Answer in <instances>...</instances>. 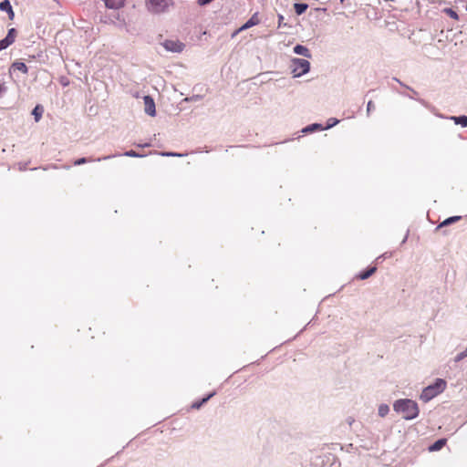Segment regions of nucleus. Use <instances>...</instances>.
Returning <instances> with one entry per match:
<instances>
[{
  "label": "nucleus",
  "instance_id": "1",
  "mask_svg": "<svg viewBox=\"0 0 467 467\" xmlns=\"http://www.w3.org/2000/svg\"><path fill=\"white\" fill-rule=\"evenodd\" d=\"M393 410L401 414L406 420H411L419 416L420 410L416 401L410 399H400L394 401Z\"/></svg>",
  "mask_w": 467,
  "mask_h": 467
},
{
  "label": "nucleus",
  "instance_id": "2",
  "mask_svg": "<svg viewBox=\"0 0 467 467\" xmlns=\"http://www.w3.org/2000/svg\"><path fill=\"white\" fill-rule=\"evenodd\" d=\"M446 387V381L441 379H437L433 384H431L423 389L420 399L428 402L433 398H435L438 394L441 393Z\"/></svg>",
  "mask_w": 467,
  "mask_h": 467
},
{
  "label": "nucleus",
  "instance_id": "3",
  "mask_svg": "<svg viewBox=\"0 0 467 467\" xmlns=\"http://www.w3.org/2000/svg\"><path fill=\"white\" fill-rule=\"evenodd\" d=\"M290 69L294 78H300L310 70V63L307 59L294 57L290 61Z\"/></svg>",
  "mask_w": 467,
  "mask_h": 467
},
{
  "label": "nucleus",
  "instance_id": "4",
  "mask_svg": "<svg viewBox=\"0 0 467 467\" xmlns=\"http://www.w3.org/2000/svg\"><path fill=\"white\" fill-rule=\"evenodd\" d=\"M146 7L152 14H161L173 5L172 0H145Z\"/></svg>",
  "mask_w": 467,
  "mask_h": 467
},
{
  "label": "nucleus",
  "instance_id": "5",
  "mask_svg": "<svg viewBox=\"0 0 467 467\" xmlns=\"http://www.w3.org/2000/svg\"><path fill=\"white\" fill-rule=\"evenodd\" d=\"M161 45L167 51L173 53H181L185 47L182 42L175 39L164 40Z\"/></svg>",
  "mask_w": 467,
  "mask_h": 467
},
{
  "label": "nucleus",
  "instance_id": "6",
  "mask_svg": "<svg viewBox=\"0 0 467 467\" xmlns=\"http://www.w3.org/2000/svg\"><path fill=\"white\" fill-rule=\"evenodd\" d=\"M143 101L145 113L150 117H154L156 115V108L153 99L150 96H144Z\"/></svg>",
  "mask_w": 467,
  "mask_h": 467
},
{
  "label": "nucleus",
  "instance_id": "7",
  "mask_svg": "<svg viewBox=\"0 0 467 467\" xmlns=\"http://www.w3.org/2000/svg\"><path fill=\"white\" fill-rule=\"evenodd\" d=\"M293 50L295 54L303 56L304 57L311 58L312 57L310 50L303 45L295 46Z\"/></svg>",
  "mask_w": 467,
  "mask_h": 467
},
{
  "label": "nucleus",
  "instance_id": "8",
  "mask_svg": "<svg viewBox=\"0 0 467 467\" xmlns=\"http://www.w3.org/2000/svg\"><path fill=\"white\" fill-rule=\"evenodd\" d=\"M107 7L111 9H119L122 7L126 0H103Z\"/></svg>",
  "mask_w": 467,
  "mask_h": 467
},
{
  "label": "nucleus",
  "instance_id": "9",
  "mask_svg": "<svg viewBox=\"0 0 467 467\" xmlns=\"http://www.w3.org/2000/svg\"><path fill=\"white\" fill-rule=\"evenodd\" d=\"M113 156L111 155H109V156H104L102 158H98L96 161H104V160H109L110 158H112ZM95 160L93 159H87V158H80V159H78L74 161V165L76 166H78V165H82V164H85L87 162H90V161H94Z\"/></svg>",
  "mask_w": 467,
  "mask_h": 467
},
{
  "label": "nucleus",
  "instance_id": "10",
  "mask_svg": "<svg viewBox=\"0 0 467 467\" xmlns=\"http://www.w3.org/2000/svg\"><path fill=\"white\" fill-rule=\"evenodd\" d=\"M215 395V391L211 392L206 397L202 399L200 401H195L192 404V408L195 410H199L204 403H206L211 398Z\"/></svg>",
  "mask_w": 467,
  "mask_h": 467
},
{
  "label": "nucleus",
  "instance_id": "11",
  "mask_svg": "<svg viewBox=\"0 0 467 467\" xmlns=\"http://www.w3.org/2000/svg\"><path fill=\"white\" fill-rule=\"evenodd\" d=\"M316 130H324V127L319 123H313L302 130V132L304 133H310L314 132Z\"/></svg>",
  "mask_w": 467,
  "mask_h": 467
},
{
  "label": "nucleus",
  "instance_id": "12",
  "mask_svg": "<svg viewBox=\"0 0 467 467\" xmlns=\"http://www.w3.org/2000/svg\"><path fill=\"white\" fill-rule=\"evenodd\" d=\"M11 69L21 71L24 74H26L28 72V67L24 62H14L11 66Z\"/></svg>",
  "mask_w": 467,
  "mask_h": 467
},
{
  "label": "nucleus",
  "instance_id": "13",
  "mask_svg": "<svg viewBox=\"0 0 467 467\" xmlns=\"http://www.w3.org/2000/svg\"><path fill=\"white\" fill-rule=\"evenodd\" d=\"M258 19L256 17V16H253L248 21H246L243 26L242 27H240L239 31H242V30H244V29H247V28H250L255 25L258 24Z\"/></svg>",
  "mask_w": 467,
  "mask_h": 467
},
{
  "label": "nucleus",
  "instance_id": "14",
  "mask_svg": "<svg viewBox=\"0 0 467 467\" xmlns=\"http://www.w3.org/2000/svg\"><path fill=\"white\" fill-rule=\"evenodd\" d=\"M377 270V267L373 266L368 268V270L361 272L358 274V278L360 280L368 279L369 276H371Z\"/></svg>",
  "mask_w": 467,
  "mask_h": 467
},
{
  "label": "nucleus",
  "instance_id": "15",
  "mask_svg": "<svg viewBox=\"0 0 467 467\" xmlns=\"http://www.w3.org/2000/svg\"><path fill=\"white\" fill-rule=\"evenodd\" d=\"M446 443L445 439H440L436 441L432 445L430 446L429 450L430 451H437L441 450Z\"/></svg>",
  "mask_w": 467,
  "mask_h": 467
},
{
  "label": "nucleus",
  "instance_id": "16",
  "mask_svg": "<svg viewBox=\"0 0 467 467\" xmlns=\"http://www.w3.org/2000/svg\"><path fill=\"white\" fill-rule=\"evenodd\" d=\"M459 220H461V216H451V217H449L447 219H445L443 222H441L436 229H440L441 227H444V226H447L452 223H455V222H458Z\"/></svg>",
  "mask_w": 467,
  "mask_h": 467
},
{
  "label": "nucleus",
  "instance_id": "17",
  "mask_svg": "<svg viewBox=\"0 0 467 467\" xmlns=\"http://www.w3.org/2000/svg\"><path fill=\"white\" fill-rule=\"evenodd\" d=\"M389 412V407L388 404L382 403L378 408V414L379 417L384 418Z\"/></svg>",
  "mask_w": 467,
  "mask_h": 467
},
{
  "label": "nucleus",
  "instance_id": "18",
  "mask_svg": "<svg viewBox=\"0 0 467 467\" xmlns=\"http://www.w3.org/2000/svg\"><path fill=\"white\" fill-rule=\"evenodd\" d=\"M308 5L305 3H296L294 5L296 13L299 16L305 13Z\"/></svg>",
  "mask_w": 467,
  "mask_h": 467
},
{
  "label": "nucleus",
  "instance_id": "19",
  "mask_svg": "<svg viewBox=\"0 0 467 467\" xmlns=\"http://www.w3.org/2000/svg\"><path fill=\"white\" fill-rule=\"evenodd\" d=\"M451 119L453 120L455 124L462 125V127L467 126V116L451 117Z\"/></svg>",
  "mask_w": 467,
  "mask_h": 467
},
{
  "label": "nucleus",
  "instance_id": "20",
  "mask_svg": "<svg viewBox=\"0 0 467 467\" xmlns=\"http://www.w3.org/2000/svg\"><path fill=\"white\" fill-rule=\"evenodd\" d=\"M16 34V31L15 28H10L8 30L7 35L5 38L7 39V41L9 42L10 45H12L15 42Z\"/></svg>",
  "mask_w": 467,
  "mask_h": 467
},
{
  "label": "nucleus",
  "instance_id": "21",
  "mask_svg": "<svg viewBox=\"0 0 467 467\" xmlns=\"http://www.w3.org/2000/svg\"><path fill=\"white\" fill-rule=\"evenodd\" d=\"M12 8L11 3L9 0H4L0 3V10L7 13Z\"/></svg>",
  "mask_w": 467,
  "mask_h": 467
},
{
  "label": "nucleus",
  "instance_id": "22",
  "mask_svg": "<svg viewBox=\"0 0 467 467\" xmlns=\"http://www.w3.org/2000/svg\"><path fill=\"white\" fill-rule=\"evenodd\" d=\"M42 113H43V108H41L40 106H36L33 109L32 114L35 116L36 121H38L40 119Z\"/></svg>",
  "mask_w": 467,
  "mask_h": 467
},
{
  "label": "nucleus",
  "instance_id": "23",
  "mask_svg": "<svg viewBox=\"0 0 467 467\" xmlns=\"http://www.w3.org/2000/svg\"><path fill=\"white\" fill-rule=\"evenodd\" d=\"M443 12L445 14H447L451 18L454 19V20H459V16L458 14L451 8H445L443 10Z\"/></svg>",
  "mask_w": 467,
  "mask_h": 467
},
{
  "label": "nucleus",
  "instance_id": "24",
  "mask_svg": "<svg viewBox=\"0 0 467 467\" xmlns=\"http://www.w3.org/2000/svg\"><path fill=\"white\" fill-rule=\"evenodd\" d=\"M123 155L127 156V157H132V158H142V157H144L143 154H140V153H138V152H136L135 150H132L124 152Z\"/></svg>",
  "mask_w": 467,
  "mask_h": 467
},
{
  "label": "nucleus",
  "instance_id": "25",
  "mask_svg": "<svg viewBox=\"0 0 467 467\" xmlns=\"http://www.w3.org/2000/svg\"><path fill=\"white\" fill-rule=\"evenodd\" d=\"M339 122L338 119H335V118H330L328 119L327 120V124L326 127H324V130H328L334 126H336L337 123Z\"/></svg>",
  "mask_w": 467,
  "mask_h": 467
},
{
  "label": "nucleus",
  "instance_id": "26",
  "mask_svg": "<svg viewBox=\"0 0 467 467\" xmlns=\"http://www.w3.org/2000/svg\"><path fill=\"white\" fill-rule=\"evenodd\" d=\"M161 156H167V157H182L184 156V154H181V153H176V152H161L160 153Z\"/></svg>",
  "mask_w": 467,
  "mask_h": 467
},
{
  "label": "nucleus",
  "instance_id": "27",
  "mask_svg": "<svg viewBox=\"0 0 467 467\" xmlns=\"http://www.w3.org/2000/svg\"><path fill=\"white\" fill-rule=\"evenodd\" d=\"M9 46H10V44L7 41V39L4 38V39L0 40V51L7 48Z\"/></svg>",
  "mask_w": 467,
  "mask_h": 467
},
{
  "label": "nucleus",
  "instance_id": "28",
  "mask_svg": "<svg viewBox=\"0 0 467 467\" xmlns=\"http://www.w3.org/2000/svg\"><path fill=\"white\" fill-rule=\"evenodd\" d=\"M374 109V104L371 100H369L367 104V112H368V115L370 114L371 110Z\"/></svg>",
  "mask_w": 467,
  "mask_h": 467
},
{
  "label": "nucleus",
  "instance_id": "29",
  "mask_svg": "<svg viewBox=\"0 0 467 467\" xmlns=\"http://www.w3.org/2000/svg\"><path fill=\"white\" fill-rule=\"evenodd\" d=\"M6 91V87L4 82L0 80V97Z\"/></svg>",
  "mask_w": 467,
  "mask_h": 467
},
{
  "label": "nucleus",
  "instance_id": "30",
  "mask_svg": "<svg viewBox=\"0 0 467 467\" xmlns=\"http://www.w3.org/2000/svg\"><path fill=\"white\" fill-rule=\"evenodd\" d=\"M213 0H198L197 3L200 5H205L209 3H211Z\"/></svg>",
  "mask_w": 467,
  "mask_h": 467
},
{
  "label": "nucleus",
  "instance_id": "31",
  "mask_svg": "<svg viewBox=\"0 0 467 467\" xmlns=\"http://www.w3.org/2000/svg\"><path fill=\"white\" fill-rule=\"evenodd\" d=\"M7 15H8L9 19H11V20L14 19L15 13L13 11V7L7 12Z\"/></svg>",
  "mask_w": 467,
  "mask_h": 467
},
{
  "label": "nucleus",
  "instance_id": "32",
  "mask_svg": "<svg viewBox=\"0 0 467 467\" xmlns=\"http://www.w3.org/2000/svg\"><path fill=\"white\" fill-rule=\"evenodd\" d=\"M394 79H395L396 81H398L401 86H404V87H405V85H404L403 83H401L398 78H394ZM406 88H408V89L411 90V91H412V93L417 94V92H416L414 89H412V88H409L408 86H406Z\"/></svg>",
  "mask_w": 467,
  "mask_h": 467
},
{
  "label": "nucleus",
  "instance_id": "33",
  "mask_svg": "<svg viewBox=\"0 0 467 467\" xmlns=\"http://www.w3.org/2000/svg\"><path fill=\"white\" fill-rule=\"evenodd\" d=\"M283 20H284V16H281V15H279V16H278V24H279L278 26H281V24H282Z\"/></svg>",
  "mask_w": 467,
  "mask_h": 467
},
{
  "label": "nucleus",
  "instance_id": "34",
  "mask_svg": "<svg viewBox=\"0 0 467 467\" xmlns=\"http://www.w3.org/2000/svg\"><path fill=\"white\" fill-rule=\"evenodd\" d=\"M200 98H201L200 96H194V97H192V98H191V99H186V100H191V101H192V100H198Z\"/></svg>",
  "mask_w": 467,
  "mask_h": 467
},
{
  "label": "nucleus",
  "instance_id": "35",
  "mask_svg": "<svg viewBox=\"0 0 467 467\" xmlns=\"http://www.w3.org/2000/svg\"><path fill=\"white\" fill-rule=\"evenodd\" d=\"M61 84H62L63 86H67V85H68V81H67V79H65V78H62V79H61Z\"/></svg>",
  "mask_w": 467,
  "mask_h": 467
},
{
  "label": "nucleus",
  "instance_id": "36",
  "mask_svg": "<svg viewBox=\"0 0 467 467\" xmlns=\"http://www.w3.org/2000/svg\"><path fill=\"white\" fill-rule=\"evenodd\" d=\"M138 146L139 147H150V143H144V144H139Z\"/></svg>",
  "mask_w": 467,
  "mask_h": 467
},
{
  "label": "nucleus",
  "instance_id": "37",
  "mask_svg": "<svg viewBox=\"0 0 467 467\" xmlns=\"http://www.w3.org/2000/svg\"><path fill=\"white\" fill-rule=\"evenodd\" d=\"M387 256H388V255H387V254H381L380 256H379V257L377 258V260H379V259H381V258H386Z\"/></svg>",
  "mask_w": 467,
  "mask_h": 467
},
{
  "label": "nucleus",
  "instance_id": "38",
  "mask_svg": "<svg viewBox=\"0 0 467 467\" xmlns=\"http://www.w3.org/2000/svg\"><path fill=\"white\" fill-rule=\"evenodd\" d=\"M408 234L405 235L404 239L402 240V244H404L407 241Z\"/></svg>",
  "mask_w": 467,
  "mask_h": 467
},
{
  "label": "nucleus",
  "instance_id": "39",
  "mask_svg": "<svg viewBox=\"0 0 467 467\" xmlns=\"http://www.w3.org/2000/svg\"><path fill=\"white\" fill-rule=\"evenodd\" d=\"M420 102L421 104L425 105L424 100H421V99H420Z\"/></svg>",
  "mask_w": 467,
  "mask_h": 467
},
{
  "label": "nucleus",
  "instance_id": "40",
  "mask_svg": "<svg viewBox=\"0 0 467 467\" xmlns=\"http://www.w3.org/2000/svg\"><path fill=\"white\" fill-rule=\"evenodd\" d=\"M408 97H409V99H412L413 94H410V96H408Z\"/></svg>",
  "mask_w": 467,
  "mask_h": 467
},
{
  "label": "nucleus",
  "instance_id": "41",
  "mask_svg": "<svg viewBox=\"0 0 467 467\" xmlns=\"http://www.w3.org/2000/svg\"><path fill=\"white\" fill-rule=\"evenodd\" d=\"M408 97H409V99H412L413 94H410V96H408Z\"/></svg>",
  "mask_w": 467,
  "mask_h": 467
},
{
  "label": "nucleus",
  "instance_id": "42",
  "mask_svg": "<svg viewBox=\"0 0 467 467\" xmlns=\"http://www.w3.org/2000/svg\"><path fill=\"white\" fill-rule=\"evenodd\" d=\"M465 9H466V11H467V2H466V6H465Z\"/></svg>",
  "mask_w": 467,
  "mask_h": 467
},
{
  "label": "nucleus",
  "instance_id": "43",
  "mask_svg": "<svg viewBox=\"0 0 467 467\" xmlns=\"http://www.w3.org/2000/svg\"><path fill=\"white\" fill-rule=\"evenodd\" d=\"M340 2H341V3H343V2H344V0H340Z\"/></svg>",
  "mask_w": 467,
  "mask_h": 467
}]
</instances>
